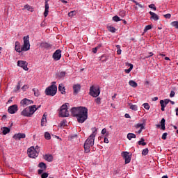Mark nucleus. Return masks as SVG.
<instances>
[{"mask_svg": "<svg viewBox=\"0 0 178 178\" xmlns=\"http://www.w3.org/2000/svg\"><path fill=\"white\" fill-rule=\"evenodd\" d=\"M71 113L79 123H84L88 118V109L86 107H74L71 109Z\"/></svg>", "mask_w": 178, "mask_h": 178, "instance_id": "f257e3e1", "label": "nucleus"}, {"mask_svg": "<svg viewBox=\"0 0 178 178\" xmlns=\"http://www.w3.org/2000/svg\"><path fill=\"white\" fill-rule=\"evenodd\" d=\"M24 45L21 47L19 42L17 41L15 42V49L17 53H22V51H28L30 50V37L29 35L24 36Z\"/></svg>", "mask_w": 178, "mask_h": 178, "instance_id": "f03ea898", "label": "nucleus"}, {"mask_svg": "<svg viewBox=\"0 0 178 178\" xmlns=\"http://www.w3.org/2000/svg\"><path fill=\"white\" fill-rule=\"evenodd\" d=\"M92 134L88 138L83 145L85 152H86L87 154L88 152H90V147H93L95 143V138L97 133V129L96 127L92 128Z\"/></svg>", "mask_w": 178, "mask_h": 178, "instance_id": "7ed1b4c3", "label": "nucleus"}, {"mask_svg": "<svg viewBox=\"0 0 178 178\" xmlns=\"http://www.w3.org/2000/svg\"><path fill=\"white\" fill-rule=\"evenodd\" d=\"M36 111H37L36 105L28 106L25 109H24L22 112H21V115H23L25 117H32V115L35 113Z\"/></svg>", "mask_w": 178, "mask_h": 178, "instance_id": "20e7f679", "label": "nucleus"}, {"mask_svg": "<svg viewBox=\"0 0 178 178\" xmlns=\"http://www.w3.org/2000/svg\"><path fill=\"white\" fill-rule=\"evenodd\" d=\"M58 90L56 81H53L52 84L45 89V95L48 96L54 97L56 95Z\"/></svg>", "mask_w": 178, "mask_h": 178, "instance_id": "39448f33", "label": "nucleus"}, {"mask_svg": "<svg viewBox=\"0 0 178 178\" xmlns=\"http://www.w3.org/2000/svg\"><path fill=\"white\" fill-rule=\"evenodd\" d=\"M68 103L61 106L60 111H59V116L62 118L69 117L70 116V112L68 111Z\"/></svg>", "mask_w": 178, "mask_h": 178, "instance_id": "423d86ee", "label": "nucleus"}, {"mask_svg": "<svg viewBox=\"0 0 178 178\" xmlns=\"http://www.w3.org/2000/svg\"><path fill=\"white\" fill-rule=\"evenodd\" d=\"M90 95L96 98L100 95V90L99 87L91 86L90 88Z\"/></svg>", "mask_w": 178, "mask_h": 178, "instance_id": "0eeeda50", "label": "nucleus"}, {"mask_svg": "<svg viewBox=\"0 0 178 178\" xmlns=\"http://www.w3.org/2000/svg\"><path fill=\"white\" fill-rule=\"evenodd\" d=\"M38 155V150H35L34 147H31L28 149V156L29 158L35 159Z\"/></svg>", "mask_w": 178, "mask_h": 178, "instance_id": "6e6552de", "label": "nucleus"}, {"mask_svg": "<svg viewBox=\"0 0 178 178\" xmlns=\"http://www.w3.org/2000/svg\"><path fill=\"white\" fill-rule=\"evenodd\" d=\"M62 57V51L60 49H57L53 54L52 58L54 60L58 61Z\"/></svg>", "mask_w": 178, "mask_h": 178, "instance_id": "1a4fd4ad", "label": "nucleus"}, {"mask_svg": "<svg viewBox=\"0 0 178 178\" xmlns=\"http://www.w3.org/2000/svg\"><path fill=\"white\" fill-rule=\"evenodd\" d=\"M122 157L125 160V164H129L131 160V155H129V152H123L122 153Z\"/></svg>", "mask_w": 178, "mask_h": 178, "instance_id": "9d476101", "label": "nucleus"}, {"mask_svg": "<svg viewBox=\"0 0 178 178\" xmlns=\"http://www.w3.org/2000/svg\"><path fill=\"white\" fill-rule=\"evenodd\" d=\"M17 65L19 67H21L25 71H28L29 70V67H27L28 66V63L26 61L18 60Z\"/></svg>", "mask_w": 178, "mask_h": 178, "instance_id": "9b49d317", "label": "nucleus"}, {"mask_svg": "<svg viewBox=\"0 0 178 178\" xmlns=\"http://www.w3.org/2000/svg\"><path fill=\"white\" fill-rule=\"evenodd\" d=\"M33 101L30 100L29 99H22V101L21 102V106L26 107L29 105L33 104Z\"/></svg>", "mask_w": 178, "mask_h": 178, "instance_id": "f8f14e48", "label": "nucleus"}, {"mask_svg": "<svg viewBox=\"0 0 178 178\" xmlns=\"http://www.w3.org/2000/svg\"><path fill=\"white\" fill-rule=\"evenodd\" d=\"M18 111L17 105L15 104L8 108V113L10 114H15Z\"/></svg>", "mask_w": 178, "mask_h": 178, "instance_id": "ddd939ff", "label": "nucleus"}, {"mask_svg": "<svg viewBox=\"0 0 178 178\" xmlns=\"http://www.w3.org/2000/svg\"><path fill=\"white\" fill-rule=\"evenodd\" d=\"M40 48L44 49H50L52 48V44L48 42H42L40 43Z\"/></svg>", "mask_w": 178, "mask_h": 178, "instance_id": "4468645a", "label": "nucleus"}, {"mask_svg": "<svg viewBox=\"0 0 178 178\" xmlns=\"http://www.w3.org/2000/svg\"><path fill=\"white\" fill-rule=\"evenodd\" d=\"M81 89V86L80 84H74L73 85V90H74V95H76L80 92Z\"/></svg>", "mask_w": 178, "mask_h": 178, "instance_id": "2eb2a0df", "label": "nucleus"}, {"mask_svg": "<svg viewBox=\"0 0 178 178\" xmlns=\"http://www.w3.org/2000/svg\"><path fill=\"white\" fill-rule=\"evenodd\" d=\"M26 138V134L23 133H19L13 136V138L15 139L16 140H19L22 138Z\"/></svg>", "mask_w": 178, "mask_h": 178, "instance_id": "dca6fc26", "label": "nucleus"}, {"mask_svg": "<svg viewBox=\"0 0 178 178\" xmlns=\"http://www.w3.org/2000/svg\"><path fill=\"white\" fill-rule=\"evenodd\" d=\"M44 16L46 17L49 15V5L48 3V1H45V4H44Z\"/></svg>", "mask_w": 178, "mask_h": 178, "instance_id": "f3484780", "label": "nucleus"}, {"mask_svg": "<svg viewBox=\"0 0 178 178\" xmlns=\"http://www.w3.org/2000/svg\"><path fill=\"white\" fill-rule=\"evenodd\" d=\"M149 14L151 15L150 19H154V21H157L160 19L159 16L156 15V13L150 11L149 12Z\"/></svg>", "mask_w": 178, "mask_h": 178, "instance_id": "a211bd4d", "label": "nucleus"}, {"mask_svg": "<svg viewBox=\"0 0 178 178\" xmlns=\"http://www.w3.org/2000/svg\"><path fill=\"white\" fill-rule=\"evenodd\" d=\"M58 91L60 92L61 94L65 95L66 94L65 92V87L63 83H60L58 86Z\"/></svg>", "mask_w": 178, "mask_h": 178, "instance_id": "6ab92c4d", "label": "nucleus"}, {"mask_svg": "<svg viewBox=\"0 0 178 178\" xmlns=\"http://www.w3.org/2000/svg\"><path fill=\"white\" fill-rule=\"evenodd\" d=\"M44 159L47 162H52L53 161V156L51 154H46L44 156Z\"/></svg>", "mask_w": 178, "mask_h": 178, "instance_id": "aec40b11", "label": "nucleus"}, {"mask_svg": "<svg viewBox=\"0 0 178 178\" xmlns=\"http://www.w3.org/2000/svg\"><path fill=\"white\" fill-rule=\"evenodd\" d=\"M38 168H40V169H42L43 170H47V165L44 162H40L38 164Z\"/></svg>", "mask_w": 178, "mask_h": 178, "instance_id": "412c9836", "label": "nucleus"}, {"mask_svg": "<svg viewBox=\"0 0 178 178\" xmlns=\"http://www.w3.org/2000/svg\"><path fill=\"white\" fill-rule=\"evenodd\" d=\"M129 86H131V87H132V88H137L138 87L137 82H136L134 80H129Z\"/></svg>", "mask_w": 178, "mask_h": 178, "instance_id": "4be33fe9", "label": "nucleus"}, {"mask_svg": "<svg viewBox=\"0 0 178 178\" xmlns=\"http://www.w3.org/2000/svg\"><path fill=\"white\" fill-rule=\"evenodd\" d=\"M47 122V115L45 114H43L42 119H41V126L44 127V123Z\"/></svg>", "mask_w": 178, "mask_h": 178, "instance_id": "5701e85b", "label": "nucleus"}, {"mask_svg": "<svg viewBox=\"0 0 178 178\" xmlns=\"http://www.w3.org/2000/svg\"><path fill=\"white\" fill-rule=\"evenodd\" d=\"M1 131H3V135H6L7 134L10 133V129L8 127H3L1 128Z\"/></svg>", "mask_w": 178, "mask_h": 178, "instance_id": "b1692460", "label": "nucleus"}, {"mask_svg": "<svg viewBox=\"0 0 178 178\" xmlns=\"http://www.w3.org/2000/svg\"><path fill=\"white\" fill-rule=\"evenodd\" d=\"M32 91L33 92L35 97H39L40 95V92L38 88H33Z\"/></svg>", "mask_w": 178, "mask_h": 178, "instance_id": "393cba45", "label": "nucleus"}, {"mask_svg": "<svg viewBox=\"0 0 178 178\" xmlns=\"http://www.w3.org/2000/svg\"><path fill=\"white\" fill-rule=\"evenodd\" d=\"M161 129L165 130V118L161 119Z\"/></svg>", "mask_w": 178, "mask_h": 178, "instance_id": "a878e982", "label": "nucleus"}, {"mask_svg": "<svg viewBox=\"0 0 178 178\" xmlns=\"http://www.w3.org/2000/svg\"><path fill=\"white\" fill-rule=\"evenodd\" d=\"M108 60V57L105 55H102L101 57H99V60L102 63L106 62Z\"/></svg>", "mask_w": 178, "mask_h": 178, "instance_id": "bb28decb", "label": "nucleus"}, {"mask_svg": "<svg viewBox=\"0 0 178 178\" xmlns=\"http://www.w3.org/2000/svg\"><path fill=\"white\" fill-rule=\"evenodd\" d=\"M66 76V72H60L58 74V77L59 79H62V78H64Z\"/></svg>", "mask_w": 178, "mask_h": 178, "instance_id": "cd10ccee", "label": "nucleus"}, {"mask_svg": "<svg viewBox=\"0 0 178 178\" xmlns=\"http://www.w3.org/2000/svg\"><path fill=\"white\" fill-rule=\"evenodd\" d=\"M67 120H63L61 122L59 123V127H65L67 126Z\"/></svg>", "mask_w": 178, "mask_h": 178, "instance_id": "c85d7f7f", "label": "nucleus"}, {"mask_svg": "<svg viewBox=\"0 0 178 178\" xmlns=\"http://www.w3.org/2000/svg\"><path fill=\"white\" fill-rule=\"evenodd\" d=\"M127 138H128V140H131L132 138H136V134H134L129 133V134H128V135H127Z\"/></svg>", "mask_w": 178, "mask_h": 178, "instance_id": "c756f323", "label": "nucleus"}, {"mask_svg": "<svg viewBox=\"0 0 178 178\" xmlns=\"http://www.w3.org/2000/svg\"><path fill=\"white\" fill-rule=\"evenodd\" d=\"M129 108L132 111H136L138 110V106L136 105H133L132 104H129Z\"/></svg>", "mask_w": 178, "mask_h": 178, "instance_id": "7c9ffc66", "label": "nucleus"}, {"mask_svg": "<svg viewBox=\"0 0 178 178\" xmlns=\"http://www.w3.org/2000/svg\"><path fill=\"white\" fill-rule=\"evenodd\" d=\"M134 65L133 64H129V69H126L125 70V72L127 74H129L131 72V71L133 70Z\"/></svg>", "mask_w": 178, "mask_h": 178, "instance_id": "2f4dec72", "label": "nucleus"}, {"mask_svg": "<svg viewBox=\"0 0 178 178\" xmlns=\"http://www.w3.org/2000/svg\"><path fill=\"white\" fill-rule=\"evenodd\" d=\"M138 145H147V143H145V139L144 138H141L140 141L138 142Z\"/></svg>", "mask_w": 178, "mask_h": 178, "instance_id": "473e14b6", "label": "nucleus"}, {"mask_svg": "<svg viewBox=\"0 0 178 178\" xmlns=\"http://www.w3.org/2000/svg\"><path fill=\"white\" fill-rule=\"evenodd\" d=\"M149 149L147 148L143 149L142 150V156H147L148 154Z\"/></svg>", "mask_w": 178, "mask_h": 178, "instance_id": "72a5a7b5", "label": "nucleus"}, {"mask_svg": "<svg viewBox=\"0 0 178 178\" xmlns=\"http://www.w3.org/2000/svg\"><path fill=\"white\" fill-rule=\"evenodd\" d=\"M172 26H174L175 29H178V21H175L170 23Z\"/></svg>", "mask_w": 178, "mask_h": 178, "instance_id": "f704fd0d", "label": "nucleus"}, {"mask_svg": "<svg viewBox=\"0 0 178 178\" xmlns=\"http://www.w3.org/2000/svg\"><path fill=\"white\" fill-rule=\"evenodd\" d=\"M44 136L47 140H50L51 138V134L49 132H45Z\"/></svg>", "mask_w": 178, "mask_h": 178, "instance_id": "c9c22d12", "label": "nucleus"}, {"mask_svg": "<svg viewBox=\"0 0 178 178\" xmlns=\"http://www.w3.org/2000/svg\"><path fill=\"white\" fill-rule=\"evenodd\" d=\"M108 30L110 31V32H112V33H115L116 31V29L115 27L112 26H108Z\"/></svg>", "mask_w": 178, "mask_h": 178, "instance_id": "e433bc0d", "label": "nucleus"}, {"mask_svg": "<svg viewBox=\"0 0 178 178\" xmlns=\"http://www.w3.org/2000/svg\"><path fill=\"white\" fill-rule=\"evenodd\" d=\"M152 29V26L151 25H147V26H145L143 31L144 33H146L148 30H150Z\"/></svg>", "mask_w": 178, "mask_h": 178, "instance_id": "4c0bfd02", "label": "nucleus"}, {"mask_svg": "<svg viewBox=\"0 0 178 178\" xmlns=\"http://www.w3.org/2000/svg\"><path fill=\"white\" fill-rule=\"evenodd\" d=\"M24 9L33 12V8L29 5H25V6H24Z\"/></svg>", "mask_w": 178, "mask_h": 178, "instance_id": "58836bf2", "label": "nucleus"}, {"mask_svg": "<svg viewBox=\"0 0 178 178\" xmlns=\"http://www.w3.org/2000/svg\"><path fill=\"white\" fill-rule=\"evenodd\" d=\"M143 106L144 108L146 110H149V108H150V106L147 103L143 104Z\"/></svg>", "mask_w": 178, "mask_h": 178, "instance_id": "ea45409f", "label": "nucleus"}, {"mask_svg": "<svg viewBox=\"0 0 178 178\" xmlns=\"http://www.w3.org/2000/svg\"><path fill=\"white\" fill-rule=\"evenodd\" d=\"M113 20L118 22L119 21H121L122 19L118 16L115 15L113 17Z\"/></svg>", "mask_w": 178, "mask_h": 178, "instance_id": "a19ab883", "label": "nucleus"}, {"mask_svg": "<svg viewBox=\"0 0 178 178\" xmlns=\"http://www.w3.org/2000/svg\"><path fill=\"white\" fill-rule=\"evenodd\" d=\"M49 174L48 172H43L41 175V178H48Z\"/></svg>", "mask_w": 178, "mask_h": 178, "instance_id": "79ce46f5", "label": "nucleus"}, {"mask_svg": "<svg viewBox=\"0 0 178 178\" xmlns=\"http://www.w3.org/2000/svg\"><path fill=\"white\" fill-rule=\"evenodd\" d=\"M136 128H140L141 129H145V126L143 124H136Z\"/></svg>", "mask_w": 178, "mask_h": 178, "instance_id": "37998d69", "label": "nucleus"}, {"mask_svg": "<svg viewBox=\"0 0 178 178\" xmlns=\"http://www.w3.org/2000/svg\"><path fill=\"white\" fill-rule=\"evenodd\" d=\"M74 15H76V11H72V12H70L68 13V16L70 17H74Z\"/></svg>", "mask_w": 178, "mask_h": 178, "instance_id": "c03bdc74", "label": "nucleus"}, {"mask_svg": "<svg viewBox=\"0 0 178 178\" xmlns=\"http://www.w3.org/2000/svg\"><path fill=\"white\" fill-rule=\"evenodd\" d=\"M20 88H21V81H19L17 86L16 89L15 90V91L17 92L19 90Z\"/></svg>", "mask_w": 178, "mask_h": 178, "instance_id": "a18cd8bd", "label": "nucleus"}, {"mask_svg": "<svg viewBox=\"0 0 178 178\" xmlns=\"http://www.w3.org/2000/svg\"><path fill=\"white\" fill-rule=\"evenodd\" d=\"M148 7L151 9H153L154 10H156V7L155 6L154 4L149 5Z\"/></svg>", "mask_w": 178, "mask_h": 178, "instance_id": "49530a36", "label": "nucleus"}, {"mask_svg": "<svg viewBox=\"0 0 178 178\" xmlns=\"http://www.w3.org/2000/svg\"><path fill=\"white\" fill-rule=\"evenodd\" d=\"M168 135V133H163L162 136H161V138L163 139V140H166Z\"/></svg>", "mask_w": 178, "mask_h": 178, "instance_id": "de8ad7c7", "label": "nucleus"}, {"mask_svg": "<svg viewBox=\"0 0 178 178\" xmlns=\"http://www.w3.org/2000/svg\"><path fill=\"white\" fill-rule=\"evenodd\" d=\"M29 86L28 85L25 84V85L22 86V90L26 91L27 89H29Z\"/></svg>", "mask_w": 178, "mask_h": 178, "instance_id": "09e8293b", "label": "nucleus"}, {"mask_svg": "<svg viewBox=\"0 0 178 178\" xmlns=\"http://www.w3.org/2000/svg\"><path fill=\"white\" fill-rule=\"evenodd\" d=\"M160 105L161 107L164 106L165 108L166 107L167 104H165V103L164 102L163 100H161L160 101Z\"/></svg>", "mask_w": 178, "mask_h": 178, "instance_id": "8fccbe9b", "label": "nucleus"}, {"mask_svg": "<svg viewBox=\"0 0 178 178\" xmlns=\"http://www.w3.org/2000/svg\"><path fill=\"white\" fill-rule=\"evenodd\" d=\"M175 96V92L174 90H171L170 93V97L173 98Z\"/></svg>", "mask_w": 178, "mask_h": 178, "instance_id": "3c124183", "label": "nucleus"}, {"mask_svg": "<svg viewBox=\"0 0 178 178\" xmlns=\"http://www.w3.org/2000/svg\"><path fill=\"white\" fill-rule=\"evenodd\" d=\"M95 102L99 105L101 104V99L100 97H97V99H95Z\"/></svg>", "mask_w": 178, "mask_h": 178, "instance_id": "603ef678", "label": "nucleus"}, {"mask_svg": "<svg viewBox=\"0 0 178 178\" xmlns=\"http://www.w3.org/2000/svg\"><path fill=\"white\" fill-rule=\"evenodd\" d=\"M163 17L166 19H170L172 15L171 14H166V15H164Z\"/></svg>", "mask_w": 178, "mask_h": 178, "instance_id": "864d4df0", "label": "nucleus"}, {"mask_svg": "<svg viewBox=\"0 0 178 178\" xmlns=\"http://www.w3.org/2000/svg\"><path fill=\"white\" fill-rule=\"evenodd\" d=\"M170 99H165L163 100V102L165 103V104L168 105L170 103Z\"/></svg>", "mask_w": 178, "mask_h": 178, "instance_id": "5fc2aeb1", "label": "nucleus"}, {"mask_svg": "<svg viewBox=\"0 0 178 178\" xmlns=\"http://www.w3.org/2000/svg\"><path fill=\"white\" fill-rule=\"evenodd\" d=\"M120 15L122 17H124L126 15L125 11H124V10L120 11Z\"/></svg>", "mask_w": 178, "mask_h": 178, "instance_id": "6e6d98bb", "label": "nucleus"}, {"mask_svg": "<svg viewBox=\"0 0 178 178\" xmlns=\"http://www.w3.org/2000/svg\"><path fill=\"white\" fill-rule=\"evenodd\" d=\"M44 170H43V169H39V170H38V175H42V174L43 173Z\"/></svg>", "mask_w": 178, "mask_h": 178, "instance_id": "4d7b16f0", "label": "nucleus"}, {"mask_svg": "<svg viewBox=\"0 0 178 178\" xmlns=\"http://www.w3.org/2000/svg\"><path fill=\"white\" fill-rule=\"evenodd\" d=\"M98 50V47H95L92 49V53L93 54H97V51Z\"/></svg>", "mask_w": 178, "mask_h": 178, "instance_id": "13d9d810", "label": "nucleus"}, {"mask_svg": "<svg viewBox=\"0 0 178 178\" xmlns=\"http://www.w3.org/2000/svg\"><path fill=\"white\" fill-rule=\"evenodd\" d=\"M35 151H38V154L40 152V147L39 146H35V148H34Z\"/></svg>", "mask_w": 178, "mask_h": 178, "instance_id": "bf43d9fd", "label": "nucleus"}, {"mask_svg": "<svg viewBox=\"0 0 178 178\" xmlns=\"http://www.w3.org/2000/svg\"><path fill=\"white\" fill-rule=\"evenodd\" d=\"M104 143L108 144V139L106 137L104 138Z\"/></svg>", "mask_w": 178, "mask_h": 178, "instance_id": "052dcab7", "label": "nucleus"}, {"mask_svg": "<svg viewBox=\"0 0 178 178\" xmlns=\"http://www.w3.org/2000/svg\"><path fill=\"white\" fill-rule=\"evenodd\" d=\"M117 54H118V55H121V54H122L121 49H118Z\"/></svg>", "mask_w": 178, "mask_h": 178, "instance_id": "680f3d73", "label": "nucleus"}, {"mask_svg": "<svg viewBox=\"0 0 178 178\" xmlns=\"http://www.w3.org/2000/svg\"><path fill=\"white\" fill-rule=\"evenodd\" d=\"M106 133V129L104 128V129H102V134H105Z\"/></svg>", "mask_w": 178, "mask_h": 178, "instance_id": "e2e57ef3", "label": "nucleus"}, {"mask_svg": "<svg viewBox=\"0 0 178 178\" xmlns=\"http://www.w3.org/2000/svg\"><path fill=\"white\" fill-rule=\"evenodd\" d=\"M131 1L132 2L135 3V4H136V6L139 5V3H138L135 0H129Z\"/></svg>", "mask_w": 178, "mask_h": 178, "instance_id": "0e129e2a", "label": "nucleus"}, {"mask_svg": "<svg viewBox=\"0 0 178 178\" xmlns=\"http://www.w3.org/2000/svg\"><path fill=\"white\" fill-rule=\"evenodd\" d=\"M125 118H131L130 115L129 114H125Z\"/></svg>", "mask_w": 178, "mask_h": 178, "instance_id": "69168bd1", "label": "nucleus"}, {"mask_svg": "<svg viewBox=\"0 0 178 178\" xmlns=\"http://www.w3.org/2000/svg\"><path fill=\"white\" fill-rule=\"evenodd\" d=\"M139 8H144V6H143V5H141V4H140V3H138V5H137Z\"/></svg>", "mask_w": 178, "mask_h": 178, "instance_id": "338daca9", "label": "nucleus"}, {"mask_svg": "<svg viewBox=\"0 0 178 178\" xmlns=\"http://www.w3.org/2000/svg\"><path fill=\"white\" fill-rule=\"evenodd\" d=\"M116 96H117V93H115V95H113V96L112 97V99H115Z\"/></svg>", "mask_w": 178, "mask_h": 178, "instance_id": "774afa93", "label": "nucleus"}]
</instances>
